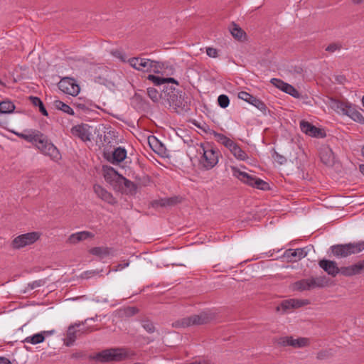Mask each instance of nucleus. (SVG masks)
<instances>
[{"mask_svg": "<svg viewBox=\"0 0 364 364\" xmlns=\"http://www.w3.org/2000/svg\"><path fill=\"white\" fill-rule=\"evenodd\" d=\"M129 311L132 314H135L138 312V309L136 307H130V308H129Z\"/></svg>", "mask_w": 364, "mask_h": 364, "instance_id": "57", "label": "nucleus"}, {"mask_svg": "<svg viewBox=\"0 0 364 364\" xmlns=\"http://www.w3.org/2000/svg\"><path fill=\"white\" fill-rule=\"evenodd\" d=\"M35 146L42 154L49 156L53 160H58L60 158L58 149L48 140L43 133H41V137H38Z\"/></svg>", "mask_w": 364, "mask_h": 364, "instance_id": "6", "label": "nucleus"}, {"mask_svg": "<svg viewBox=\"0 0 364 364\" xmlns=\"http://www.w3.org/2000/svg\"><path fill=\"white\" fill-rule=\"evenodd\" d=\"M147 79L151 81L155 85H160L166 82L178 84L177 81L173 77H162L154 75H149Z\"/></svg>", "mask_w": 364, "mask_h": 364, "instance_id": "28", "label": "nucleus"}, {"mask_svg": "<svg viewBox=\"0 0 364 364\" xmlns=\"http://www.w3.org/2000/svg\"><path fill=\"white\" fill-rule=\"evenodd\" d=\"M93 191L97 196L105 202L114 205L117 203L116 199L112 194L105 189L102 186L95 184L93 186Z\"/></svg>", "mask_w": 364, "mask_h": 364, "instance_id": "16", "label": "nucleus"}, {"mask_svg": "<svg viewBox=\"0 0 364 364\" xmlns=\"http://www.w3.org/2000/svg\"><path fill=\"white\" fill-rule=\"evenodd\" d=\"M364 271V259L357 262L349 267H346L342 271V275L346 277H351L359 274Z\"/></svg>", "mask_w": 364, "mask_h": 364, "instance_id": "21", "label": "nucleus"}, {"mask_svg": "<svg viewBox=\"0 0 364 364\" xmlns=\"http://www.w3.org/2000/svg\"><path fill=\"white\" fill-rule=\"evenodd\" d=\"M206 53L210 58H217L218 55V50L216 48L211 47H208L206 48Z\"/></svg>", "mask_w": 364, "mask_h": 364, "instance_id": "50", "label": "nucleus"}, {"mask_svg": "<svg viewBox=\"0 0 364 364\" xmlns=\"http://www.w3.org/2000/svg\"><path fill=\"white\" fill-rule=\"evenodd\" d=\"M0 364H11V363L9 359L4 357H0Z\"/></svg>", "mask_w": 364, "mask_h": 364, "instance_id": "55", "label": "nucleus"}, {"mask_svg": "<svg viewBox=\"0 0 364 364\" xmlns=\"http://www.w3.org/2000/svg\"><path fill=\"white\" fill-rule=\"evenodd\" d=\"M331 156V150H326L321 153V159L324 164H328L332 161Z\"/></svg>", "mask_w": 364, "mask_h": 364, "instance_id": "44", "label": "nucleus"}, {"mask_svg": "<svg viewBox=\"0 0 364 364\" xmlns=\"http://www.w3.org/2000/svg\"><path fill=\"white\" fill-rule=\"evenodd\" d=\"M176 203V198H165L161 200V206H169L173 205Z\"/></svg>", "mask_w": 364, "mask_h": 364, "instance_id": "49", "label": "nucleus"}, {"mask_svg": "<svg viewBox=\"0 0 364 364\" xmlns=\"http://www.w3.org/2000/svg\"><path fill=\"white\" fill-rule=\"evenodd\" d=\"M45 340L44 333H38L31 336L26 337L23 342L31 344H38L43 342Z\"/></svg>", "mask_w": 364, "mask_h": 364, "instance_id": "33", "label": "nucleus"}, {"mask_svg": "<svg viewBox=\"0 0 364 364\" xmlns=\"http://www.w3.org/2000/svg\"><path fill=\"white\" fill-rule=\"evenodd\" d=\"M214 318V314L210 311H203L198 314L192 315L176 321L172 323L173 328H186L192 326L203 325Z\"/></svg>", "mask_w": 364, "mask_h": 364, "instance_id": "2", "label": "nucleus"}, {"mask_svg": "<svg viewBox=\"0 0 364 364\" xmlns=\"http://www.w3.org/2000/svg\"><path fill=\"white\" fill-rule=\"evenodd\" d=\"M319 267L323 269L328 275L335 277L338 274H342V271L346 267L339 268L335 261L321 259L318 262Z\"/></svg>", "mask_w": 364, "mask_h": 364, "instance_id": "13", "label": "nucleus"}, {"mask_svg": "<svg viewBox=\"0 0 364 364\" xmlns=\"http://www.w3.org/2000/svg\"><path fill=\"white\" fill-rule=\"evenodd\" d=\"M197 152L200 155L199 165L205 170L212 169L218 163L220 152L209 143H201Z\"/></svg>", "mask_w": 364, "mask_h": 364, "instance_id": "1", "label": "nucleus"}, {"mask_svg": "<svg viewBox=\"0 0 364 364\" xmlns=\"http://www.w3.org/2000/svg\"><path fill=\"white\" fill-rule=\"evenodd\" d=\"M38 107H39V110L42 113V114H43L44 116H48V112H47L43 104H42V105H40Z\"/></svg>", "mask_w": 364, "mask_h": 364, "instance_id": "53", "label": "nucleus"}, {"mask_svg": "<svg viewBox=\"0 0 364 364\" xmlns=\"http://www.w3.org/2000/svg\"><path fill=\"white\" fill-rule=\"evenodd\" d=\"M127 357L122 349L110 348L102 350L96 355V358L102 362L121 361Z\"/></svg>", "mask_w": 364, "mask_h": 364, "instance_id": "9", "label": "nucleus"}, {"mask_svg": "<svg viewBox=\"0 0 364 364\" xmlns=\"http://www.w3.org/2000/svg\"><path fill=\"white\" fill-rule=\"evenodd\" d=\"M330 249L332 254L336 257H347L351 255L358 254L364 250V241L335 245L331 246Z\"/></svg>", "mask_w": 364, "mask_h": 364, "instance_id": "3", "label": "nucleus"}, {"mask_svg": "<svg viewBox=\"0 0 364 364\" xmlns=\"http://www.w3.org/2000/svg\"><path fill=\"white\" fill-rule=\"evenodd\" d=\"M252 95L247 92L242 91L238 93V97L244 101L247 102Z\"/></svg>", "mask_w": 364, "mask_h": 364, "instance_id": "51", "label": "nucleus"}, {"mask_svg": "<svg viewBox=\"0 0 364 364\" xmlns=\"http://www.w3.org/2000/svg\"><path fill=\"white\" fill-rule=\"evenodd\" d=\"M41 283H42V281L40 280L39 282H33V286H41Z\"/></svg>", "mask_w": 364, "mask_h": 364, "instance_id": "60", "label": "nucleus"}, {"mask_svg": "<svg viewBox=\"0 0 364 364\" xmlns=\"http://www.w3.org/2000/svg\"><path fill=\"white\" fill-rule=\"evenodd\" d=\"M87 331H88L89 332H91V331H92V329L91 328H89L87 329Z\"/></svg>", "mask_w": 364, "mask_h": 364, "instance_id": "62", "label": "nucleus"}, {"mask_svg": "<svg viewBox=\"0 0 364 364\" xmlns=\"http://www.w3.org/2000/svg\"><path fill=\"white\" fill-rule=\"evenodd\" d=\"M333 356V351L331 349H325L319 351L316 354L318 360H326Z\"/></svg>", "mask_w": 364, "mask_h": 364, "instance_id": "40", "label": "nucleus"}, {"mask_svg": "<svg viewBox=\"0 0 364 364\" xmlns=\"http://www.w3.org/2000/svg\"><path fill=\"white\" fill-rule=\"evenodd\" d=\"M105 179L112 186H117L119 178L122 176L119 175L112 167H104Z\"/></svg>", "mask_w": 364, "mask_h": 364, "instance_id": "19", "label": "nucleus"}, {"mask_svg": "<svg viewBox=\"0 0 364 364\" xmlns=\"http://www.w3.org/2000/svg\"><path fill=\"white\" fill-rule=\"evenodd\" d=\"M147 94L154 102H157L159 98H162L163 95V93L159 94V92L155 88L153 87H149L147 89Z\"/></svg>", "mask_w": 364, "mask_h": 364, "instance_id": "42", "label": "nucleus"}, {"mask_svg": "<svg viewBox=\"0 0 364 364\" xmlns=\"http://www.w3.org/2000/svg\"><path fill=\"white\" fill-rule=\"evenodd\" d=\"M311 284L312 289L322 288L328 284V280L326 277H311Z\"/></svg>", "mask_w": 364, "mask_h": 364, "instance_id": "34", "label": "nucleus"}, {"mask_svg": "<svg viewBox=\"0 0 364 364\" xmlns=\"http://www.w3.org/2000/svg\"><path fill=\"white\" fill-rule=\"evenodd\" d=\"M230 151L233 154V156L239 160L244 161L247 159V154L243 150H242V149L236 143L233 145Z\"/></svg>", "mask_w": 364, "mask_h": 364, "instance_id": "32", "label": "nucleus"}, {"mask_svg": "<svg viewBox=\"0 0 364 364\" xmlns=\"http://www.w3.org/2000/svg\"><path fill=\"white\" fill-rule=\"evenodd\" d=\"M248 103L254 105L257 109H259L261 111H264L266 109V105L264 103L261 101L259 99L251 95L250 99L247 101Z\"/></svg>", "mask_w": 364, "mask_h": 364, "instance_id": "37", "label": "nucleus"}, {"mask_svg": "<svg viewBox=\"0 0 364 364\" xmlns=\"http://www.w3.org/2000/svg\"><path fill=\"white\" fill-rule=\"evenodd\" d=\"M20 138L25 139L28 142L33 143L34 145L36 143L38 137H41V132L38 130H32L28 134L16 133Z\"/></svg>", "mask_w": 364, "mask_h": 364, "instance_id": "26", "label": "nucleus"}, {"mask_svg": "<svg viewBox=\"0 0 364 364\" xmlns=\"http://www.w3.org/2000/svg\"><path fill=\"white\" fill-rule=\"evenodd\" d=\"M362 102H363V106H364V96L363 97Z\"/></svg>", "mask_w": 364, "mask_h": 364, "instance_id": "63", "label": "nucleus"}, {"mask_svg": "<svg viewBox=\"0 0 364 364\" xmlns=\"http://www.w3.org/2000/svg\"><path fill=\"white\" fill-rule=\"evenodd\" d=\"M75 326H80V324L72 325L68 329L66 338L64 340V343L67 346H72L77 338V331L75 329Z\"/></svg>", "mask_w": 364, "mask_h": 364, "instance_id": "24", "label": "nucleus"}, {"mask_svg": "<svg viewBox=\"0 0 364 364\" xmlns=\"http://www.w3.org/2000/svg\"><path fill=\"white\" fill-rule=\"evenodd\" d=\"M309 304V301L307 299H287L283 301L280 306H278L277 307V311H279L280 310H282L283 312H286L287 310H289L291 309H298L301 306L308 305Z\"/></svg>", "mask_w": 364, "mask_h": 364, "instance_id": "14", "label": "nucleus"}, {"mask_svg": "<svg viewBox=\"0 0 364 364\" xmlns=\"http://www.w3.org/2000/svg\"><path fill=\"white\" fill-rule=\"evenodd\" d=\"M15 109V105L9 100L3 101L0 103V113L10 114Z\"/></svg>", "mask_w": 364, "mask_h": 364, "instance_id": "35", "label": "nucleus"}, {"mask_svg": "<svg viewBox=\"0 0 364 364\" xmlns=\"http://www.w3.org/2000/svg\"><path fill=\"white\" fill-rule=\"evenodd\" d=\"M218 102L221 107L226 108L229 105L230 100L227 95H221L218 98Z\"/></svg>", "mask_w": 364, "mask_h": 364, "instance_id": "45", "label": "nucleus"}, {"mask_svg": "<svg viewBox=\"0 0 364 364\" xmlns=\"http://www.w3.org/2000/svg\"><path fill=\"white\" fill-rule=\"evenodd\" d=\"M271 82L272 85H274L275 87H277V88L280 89L282 91L284 90V88L287 85V82H284L282 80L277 78H272L271 80Z\"/></svg>", "mask_w": 364, "mask_h": 364, "instance_id": "47", "label": "nucleus"}, {"mask_svg": "<svg viewBox=\"0 0 364 364\" xmlns=\"http://www.w3.org/2000/svg\"><path fill=\"white\" fill-rule=\"evenodd\" d=\"M300 128L304 133L310 136L323 137L325 136L321 129L304 120L300 122Z\"/></svg>", "mask_w": 364, "mask_h": 364, "instance_id": "15", "label": "nucleus"}, {"mask_svg": "<svg viewBox=\"0 0 364 364\" xmlns=\"http://www.w3.org/2000/svg\"><path fill=\"white\" fill-rule=\"evenodd\" d=\"M58 86L62 92L73 96L77 95L80 90V86L76 83L75 80L70 77L61 79Z\"/></svg>", "mask_w": 364, "mask_h": 364, "instance_id": "10", "label": "nucleus"}, {"mask_svg": "<svg viewBox=\"0 0 364 364\" xmlns=\"http://www.w3.org/2000/svg\"><path fill=\"white\" fill-rule=\"evenodd\" d=\"M307 254V247L288 249L284 252V257L290 261H297L304 258Z\"/></svg>", "mask_w": 364, "mask_h": 364, "instance_id": "17", "label": "nucleus"}, {"mask_svg": "<svg viewBox=\"0 0 364 364\" xmlns=\"http://www.w3.org/2000/svg\"><path fill=\"white\" fill-rule=\"evenodd\" d=\"M127 151L124 149L118 147L113 151L111 158L108 159L112 164H119L124 160Z\"/></svg>", "mask_w": 364, "mask_h": 364, "instance_id": "23", "label": "nucleus"}, {"mask_svg": "<svg viewBox=\"0 0 364 364\" xmlns=\"http://www.w3.org/2000/svg\"><path fill=\"white\" fill-rule=\"evenodd\" d=\"M90 252L95 256L99 257L100 258H104L106 256L109 255L110 253V249L105 247H93L90 250Z\"/></svg>", "mask_w": 364, "mask_h": 364, "instance_id": "31", "label": "nucleus"}, {"mask_svg": "<svg viewBox=\"0 0 364 364\" xmlns=\"http://www.w3.org/2000/svg\"><path fill=\"white\" fill-rule=\"evenodd\" d=\"M168 66L166 65L164 63L152 60L151 72L157 74L164 75L166 73V70Z\"/></svg>", "mask_w": 364, "mask_h": 364, "instance_id": "30", "label": "nucleus"}, {"mask_svg": "<svg viewBox=\"0 0 364 364\" xmlns=\"http://www.w3.org/2000/svg\"><path fill=\"white\" fill-rule=\"evenodd\" d=\"M29 98H30L31 102H32V104L34 106L39 107L40 105H42V104H43V102L41 100V99L39 97L31 96Z\"/></svg>", "mask_w": 364, "mask_h": 364, "instance_id": "52", "label": "nucleus"}, {"mask_svg": "<svg viewBox=\"0 0 364 364\" xmlns=\"http://www.w3.org/2000/svg\"><path fill=\"white\" fill-rule=\"evenodd\" d=\"M341 48V46L338 43H331L326 47V50L330 53H333L339 50Z\"/></svg>", "mask_w": 364, "mask_h": 364, "instance_id": "48", "label": "nucleus"}, {"mask_svg": "<svg viewBox=\"0 0 364 364\" xmlns=\"http://www.w3.org/2000/svg\"><path fill=\"white\" fill-rule=\"evenodd\" d=\"M117 186L119 191H121L126 194L134 195L136 193V185L123 176L122 178H119V182L118 183Z\"/></svg>", "mask_w": 364, "mask_h": 364, "instance_id": "18", "label": "nucleus"}, {"mask_svg": "<svg viewBox=\"0 0 364 364\" xmlns=\"http://www.w3.org/2000/svg\"><path fill=\"white\" fill-rule=\"evenodd\" d=\"M277 343L282 347L291 346L300 348L309 346L310 341L309 338L304 337L283 336L277 339Z\"/></svg>", "mask_w": 364, "mask_h": 364, "instance_id": "8", "label": "nucleus"}, {"mask_svg": "<svg viewBox=\"0 0 364 364\" xmlns=\"http://www.w3.org/2000/svg\"><path fill=\"white\" fill-rule=\"evenodd\" d=\"M230 31L232 36L238 41H243L245 39V33L235 23H232L230 27Z\"/></svg>", "mask_w": 364, "mask_h": 364, "instance_id": "29", "label": "nucleus"}, {"mask_svg": "<svg viewBox=\"0 0 364 364\" xmlns=\"http://www.w3.org/2000/svg\"><path fill=\"white\" fill-rule=\"evenodd\" d=\"M128 62L131 67L137 70L144 73H151L152 60L134 57L129 58Z\"/></svg>", "mask_w": 364, "mask_h": 364, "instance_id": "12", "label": "nucleus"}, {"mask_svg": "<svg viewBox=\"0 0 364 364\" xmlns=\"http://www.w3.org/2000/svg\"><path fill=\"white\" fill-rule=\"evenodd\" d=\"M272 157L274 159V161H277L280 165L284 164L287 162V158L275 151H274Z\"/></svg>", "mask_w": 364, "mask_h": 364, "instance_id": "46", "label": "nucleus"}, {"mask_svg": "<svg viewBox=\"0 0 364 364\" xmlns=\"http://www.w3.org/2000/svg\"><path fill=\"white\" fill-rule=\"evenodd\" d=\"M128 266H129V262H124L123 264H119L117 266V268L115 269V271H117L118 269H122L123 268L127 267Z\"/></svg>", "mask_w": 364, "mask_h": 364, "instance_id": "56", "label": "nucleus"}, {"mask_svg": "<svg viewBox=\"0 0 364 364\" xmlns=\"http://www.w3.org/2000/svg\"><path fill=\"white\" fill-rule=\"evenodd\" d=\"M53 105L57 109H60L64 112L65 113L69 114L70 115L74 114L73 109L69 105H68L67 104L64 103L60 100L54 101Z\"/></svg>", "mask_w": 364, "mask_h": 364, "instance_id": "36", "label": "nucleus"}, {"mask_svg": "<svg viewBox=\"0 0 364 364\" xmlns=\"http://www.w3.org/2000/svg\"><path fill=\"white\" fill-rule=\"evenodd\" d=\"M350 116L354 121L360 124H364V117L358 111L354 110L350 107V113L346 114Z\"/></svg>", "mask_w": 364, "mask_h": 364, "instance_id": "39", "label": "nucleus"}, {"mask_svg": "<svg viewBox=\"0 0 364 364\" xmlns=\"http://www.w3.org/2000/svg\"><path fill=\"white\" fill-rule=\"evenodd\" d=\"M53 331H43L42 333H44V336L45 335H50L51 333H53Z\"/></svg>", "mask_w": 364, "mask_h": 364, "instance_id": "61", "label": "nucleus"}, {"mask_svg": "<svg viewBox=\"0 0 364 364\" xmlns=\"http://www.w3.org/2000/svg\"><path fill=\"white\" fill-rule=\"evenodd\" d=\"M162 99L165 101L166 105H168L176 112H181L185 106L183 100L176 89H166L163 92Z\"/></svg>", "mask_w": 364, "mask_h": 364, "instance_id": "5", "label": "nucleus"}, {"mask_svg": "<svg viewBox=\"0 0 364 364\" xmlns=\"http://www.w3.org/2000/svg\"><path fill=\"white\" fill-rule=\"evenodd\" d=\"M360 171L364 175V164L360 166Z\"/></svg>", "mask_w": 364, "mask_h": 364, "instance_id": "59", "label": "nucleus"}, {"mask_svg": "<svg viewBox=\"0 0 364 364\" xmlns=\"http://www.w3.org/2000/svg\"><path fill=\"white\" fill-rule=\"evenodd\" d=\"M233 176L239 179L240 181L250 186L256 187L261 190H267L269 188L267 183L262 179L256 178L255 176L251 175L247 172L240 171L238 168L231 167Z\"/></svg>", "mask_w": 364, "mask_h": 364, "instance_id": "4", "label": "nucleus"}, {"mask_svg": "<svg viewBox=\"0 0 364 364\" xmlns=\"http://www.w3.org/2000/svg\"><path fill=\"white\" fill-rule=\"evenodd\" d=\"M283 91L295 98H299L301 95L299 91H297L292 85L288 83H287L285 85Z\"/></svg>", "mask_w": 364, "mask_h": 364, "instance_id": "41", "label": "nucleus"}, {"mask_svg": "<svg viewBox=\"0 0 364 364\" xmlns=\"http://www.w3.org/2000/svg\"><path fill=\"white\" fill-rule=\"evenodd\" d=\"M114 55L117 57L120 58L122 61H125V58L123 56V54L119 51H115L114 53Z\"/></svg>", "mask_w": 364, "mask_h": 364, "instance_id": "54", "label": "nucleus"}, {"mask_svg": "<svg viewBox=\"0 0 364 364\" xmlns=\"http://www.w3.org/2000/svg\"><path fill=\"white\" fill-rule=\"evenodd\" d=\"M148 141L150 145V146L152 148V149L156 152H159L161 150L162 145L159 141L157 140V139L154 136H149L148 138Z\"/></svg>", "mask_w": 364, "mask_h": 364, "instance_id": "38", "label": "nucleus"}, {"mask_svg": "<svg viewBox=\"0 0 364 364\" xmlns=\"http://www.w3.org/2000/svg\"><path fill=\"white\" fill-rule=\"evenodd\" d=\"M41 233L39 232H31L16 237L11 242L13 249L18 250L26 246L31 245L38 240Z\"/></svg>", "mask_w": 364, "mask_h": 364, "instance_id": "7", "label": "nucleus"}, {"mask_svg": "<svg viewBox=\"0 0 364 364\" xmlns=\"http://www.w3.org/2000/svg\"><path fill=\"white\" fill-rule=\"evenodd\" d=\"M328 105L331 109L338 113L346 114L350 113V106H349L346 102H341L336 99L330 98L328 101Z\"/></svg>", "mask_w": 364, "mask_h": 364, "instance_id": "20", "label": "nucleus"}, {"mask_svg": "<svg viewBox=\"0 0 364 364\" xmlns=\"http://www.w3.org/2000/svg\"><path fill=\"white\" fill-rule=\"evenodd\" d=\"M92 129L91 127L85 124H78L71 129V133L83 141H90L92 139Z\"/></svg>", "mask_w": 364, "mask_h": 364, "instance_id": "11", "label": "nucleus"}, {"mask_svg": "<svg viewBox=\"0 0 364 364\" xmlns=\"http://www.w3.org/2000/svg\"><path fill=\"white\" fill-rule=\"evenodd\" d=\"M141 325H142V327L144 328V330L149 333H154L156 330V328H155L153 322H151L149 320H143L141 321Z\"/></svg>", "mask_w": 364, "mask_h": 364, "instance_id": "43", "label": "nucleus"}, {"mask_svg": "<svg viewBox=\"0 0 364 364\" xmlns=\"http://www.w3.org/2000/svg\"><path fill=\"white\" fill-rule=\"evenodd\" d=\"M362 153H363V155L364 156V146L362 149Z\"/></svg>", "mask_w": 364, "mask_h": 364, "instance_id": "64", "label": "nucleus"}, {"mask_svg": "<svg viewBox=\"0 0 364 364\" xmlns=\"http://www.w3.org/2000/svg\"><path fill=\"white\" fill-rule=\"evenodd\" d=\"M213 136H215V140L218 142L225 146L229 150H230V149L235 144V142H234L232 139H230V138H228V136L223 134L213 132Z\"/></svg>", "mask_w": 364, "mask_h": 364, "instance_id": "27", "label": "nucleus"}, {"mask_svg": "<svg viewBox=\"0 0 364 364\" xmlns=\"http://www.w3.org/2000/svg\"><path fill=\"white\" fill-rule=\"evenodd\" d=\"M292 289L293 290L300 291L311 289V278L301 279L294 282L292 284Z\"/></svg>", "mask_w": 364, "mask_h": 364, "instance_id": "25", "label": "nucleus"}, {"mask_svg": "<svg viewBox=\"0 0 364 364\" xmlns=\"http://www.w3.org/2000/svg\"><path fill=\"white\" fill-rule=\"evenodd\" d=\"M351 1H352L353 4H356V5L360 4L364 1V0H351Z\"/></svg>", "mask_w": 364, "mask_h": 364, "instance_id": "58", "label": "nucleus"}, {"mask_svg": "<svg viewBox=\"0 0 364 364\" xmlns=\"http://www.w3.org/2000/svg\"><path fill=\"white\" fill-rule=\"evenodd\" d=\"M93 236V234L90 232L82 231L70 235L66 242L70 245H75L80 241L85 240L89 237H92Z\"/></svg>", "mask_w": 364, "mask_h": 364, "instance_id": "22", "label": "nucleus"}]
</instances>
